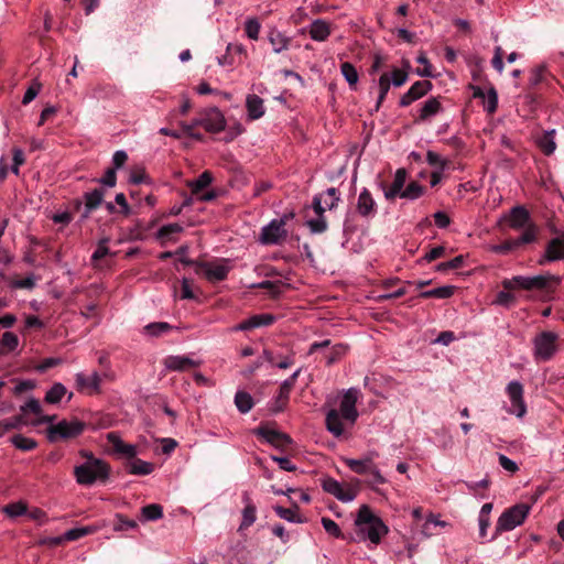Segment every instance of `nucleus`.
Returning <instances> with one entry per match:
<instances>
[{
  "label": "nucleus",
  "instance_id": "680f3d73",
  "mask_svg": "<svg viewBox=\"0 0 564 564\" xmlns=\"http://www.w3.org/2000/svg\"><path fill=\"white\" fill-rule=\"evenodd\" d=\"M390 80L393 86L400 87L406 83L408 73L399 68H393L390 74Z\"/></svg>",
  "mask_w": 564,
  "mask_h": 564
},
{
  "label": "nucleus",
  "instance_id": "a19ab883",
  "mask_svg": "<svg viewBox=\"0 0 564 564\" xmlns=\"http://www.w3.org/2000/svg\"><path fill=\"white\" fill-rule=\"evenodd\" d=\"M391 85L392 84L390 80V74L382 73L378 80L379 95H378V100H377V105H376L377 109L380 107L381 102L386 99Z\"/></svg>",
  "mask_w": 564,
  "mask_h": 564
},
{
  "label": "nucleus",
  "instance_id": "b1692460",
  "mask_svg": "<svg viewBox=\"0 0 564 564\" xmlns=\"http://www.w3.org/2000/svg\"><path fill=\"white\" fill-rule=\"evenodd\" d=\"M443 110L440 99L433 97L427 99L420 110L419 120L429 121Z\"/></svg>",
  "mask_w": 564,
  "mask_h": 564
},
{
  "label": "nucleus",
  "instance_id": "aec40b11",
  "mask_svg": "<svg viewBox=\"0 0 564 564\" xmlns=\"http://www.w3.org/2000/svg\"><path fill=\"white\" fill-rule=\"evenodd\" d=\"M202 269L205 276L212 282L225 280L229 272V267L224 263H204Z\"/></svg>",
  "mask_w": 564,
  "mask_h": 564
},
{
  "label": "nucleus",
  "instance_id": "5701e85b",
  "mask_svg": "<svg viewBox=\"0 0 564 564\" xmlns=\"http://www.w3.org/2000/svg\"><path fill=\"white\" fill-rule=\"evenodd\" d=\"M268 40L272 45L274 53H281L288 50L291 43V39L284 35L282 32L278 31L276 29L270 30L268 34Z\"/></svg>",
  "mask_w": 564,
  "mask_h": 564
},
{
  "label": "nucleus",
  "instance_id": "ea45409f",
  "mask_svg": "<svg viewBox=\"0 0 564 564\" xmlns=\"http://www.w3.org/2000/svg\"><path fill=\"white\" fill-rule=\"evenodd\" d=\"M11 443L19 449L29 452L34 449L37 446L35 440L31 437L23 436L21 434L14 435L10 438Z\"/></svg>",
  "mask_w": 564,
  "mask_h": 564
},
{
  "label": "nucleus",
  "instance_id": "a18cd8bd",
  "mask_svg": "<svg viewBox=\"0 0 564 564\" xmlns=\"http://www.w3.org/2000/svg\"><path fill=\"white\" fill-rule=\"evenodd\" d=\"M274 511L283 520H286V521L293 522V523H301L302 522V519L297 514L296 509L283 508V507H279L278 506V507L274 508Z\"/></svg>",
  "mask_w": 564,
  "mask_h": 564
},
{
  "label": "nucleus",
  "instance_id": "a211bd4d",
  "mask_svg": "<svg viewBox=\"0 0 564 564\" xmlns=\"http://www.w3.org/2000/svg\"><path fill=\"white\" fill-rule=\"evenodd\" d=\"M275 317L271 314L253 315L231 328L232 332H245L261 326H269L274 322Z\"/></svg>",
  "mask_w": 564,
  "mask_h": 564
},
{
  "label": "nucleus",
  "instance_id": "39448f33",
  "mask_svg": "<svg viewBox=\"0 0 564 564\" xmlns=\"http://www.w3.org/2000/svg\"><path fill=\"white\" fill-rule=\"evenodd\" d=\"M532 345L535 361H549L558 351V335L551 330L541 332L535 335Z\"/></svg>",
  "mask_w": 564,
  "mask_h": 564
},
{
  "label": "nucleus",
  "instance_id": "a878e982",
  "mask_svg": "<svg viewBox=\"0 0 564 564\" xmlns=\"http://www.w3.org/2000/svg\"><path fill=\"white\" fill-rule=\"evenodd\" d=\"M510 226L516 229L524 228L530 225V215L528 210L522 206H516L510 212Z\"/></svg>",
  "mask_w": 564,
  "mask_h": 564
},
{
  "label": "nucleus",
  "instance_id": "6ab92c4d",
  "mask_svg": "<svg viewBox=\"0 0 564 564\" xmlns=\"http://www.w3.org/2000/svg\"><path fill=\"white\" fill-rule=\"evenodd\" d=\"M344 417L339 414L338 410L330 409L326 413L325 424L326 430L335 437H340L345 433Z\"/></svg>",
  "mask_w": 564,
  "mask_h": 564
},
{
  "label": "nucleus",
  "instance_id": "e433bc0d",
  "mask_svg": "<svg viewBox=\"0 0 564 564\" xmlns=\"http://www.w3.org/2000/svg\"><path fill=\"white\" fill-rule=\"evenodd\" d=\"M172 326L166 322L150 323L143 327V334L152 337L161 336L169 333Z\"/></svg>",
  "mask_w": 564,
  "mask_h": 564
},
{
  "label": "nucleus",
  "instance_id": "052dcab7",
  "mask_svg": "<svg viewBox=\"0 0 564 564\" xmlns=\"http://www.w3.org/2000/svg\"><path fill=\"white\" fill-rule=\"evenodd\" d=\"M108 238L101 239L91 256V261L96 263L101 260L109 253V249L107 247Z\"/></svg>",
  "mask_w": 564,
  "mask_h": 564
},
{
  "label": "nucleus",
  "instance_id": "8fccbe9b",
  "mask_svg": "<svg viewBox=\"0 0 564 564\" xmlns=\"http://www.w3.org/2000/svg\"><path fill=\"white\" fill-rule=\"evenodd\" d=\"M22 424L21 417H11L0 421V437L7 434L9 431L19 429Z\"/></svg>",
  "mask_w": 564,
  "mask_h": 564
},
{
  "label": "nucleus",
  "instance_id": "f03ea898",
  "mask_svg": "<svg viewBox=\"0 0 564 564\" xmlns=\"http://www.w3.org/2000/svg\"><path fill=\"white\" fill-rule=\"evenodd\" d=\"M80 455L86 458V460L74 468V476L77 484L90 486L97 481L104 482L108 479L110 468L105 460L95 457L91 453L86 451H82Z\"/></svg>",
  "mask_w": 564,
  "mask_h": 564
},
{
  "label": "nucleus",
  "instance_id": "dca6fc26",
  "mask_svg": "<svg viewBox=\"0 0 564 564\" xmlns=\"http://www.w3.org/2000/svg\"><path fill=\"white\" fill-rule=\"evenodd\" d=\"M254 433L261 436L267 443L273 445L276 448H284L292 442L286 434H283L269 427H259L254 431Z\"/></svg>",
  "mask_w": 564,
  "mask_h": 564
},
{
  "label": "nucleus",
  "instance_id": "603ef678",
  "mask_svg": "<svg viewBox=\"0 0 564 564\" xmlns=\"http://www.w3.org/2000/svg\"><path fill=\"white\" fill-rule=\"evenodd\" d=\"M260 28V23L257 19H248L245 23L246 34L251 40H258Z\"/></svg>",
  "mask_w": 564,
  "mask_h": 564
},
{
  "label": "nucleus",
  "instance_id": "bb28decb",
  "mask_svg": "<svg viewBox=\"0 0 564 564\" xmlns=\"http://www.w3.org/2000/svg\"><path fill=\"white\" fill-rule=\"evenodd\" d=\"M243 502L246 506L242 510V521L240 524V530L249 528L250 525H252L254 523V521L257 519V517H256L257 508L251 502V499L248 496V494H243Z\"/></svg>",
  "mask_w": 564,
  "mask_h": 564
},
{
  "label": "nucleus",
  "instance_id": "f704fd0d",
  "mask_svg": "<svg viewBox=\"0 0 564 564\" xmlns=\"http://www.w3.org/2000/svg\"><path fill=\"white\" fill-rule=\"evenodd\" d=\"M538 145L540 147L544 154L551 155L556 149V143L554 140V130L545 132L541 137H539Z\"/></svg>",
  "mask_w": 564,
  "mask_h": 564
},
{
  "label": "nucleus",
  "instance_id": "69168bd1",
  "mask_svg": "<svg viewBox=\"0 0 564 564\" xmlns=\"http://www.w3.org/2000/svg\"><path fill=\"white\" fill-rule=\"evenodd\" d=\"M108 443L112 446V453L117 455L123 441L117 432H109L106 435Z\"/></svg>",
  "mask_w": 564,
  "mask_h": 564
},
{
  "label": "nucleus",
  "instance_id": "09e8293b",
  "mask_svg": "<svg viewBox=\"0 0 564 564\" xmlns=\"http://www.w3.org/2000/svg\"><path fill=\"white\" fill-rule=\"evenodd\" d=\"M319 195L327 209L334 208L339 200L338 192L335 187H330Z\"/></svg>",
  "mask_w": 564,
  "mask_h": 564
},
{
  "label": "nucleus",
  "instance_id": "13d9d810",
  "mask_svg": "<svg viewBox=\"0 0 564 564\" xmlns=\"http://www.w3.org/2000/svg\"><path fill=\"white\" fill-rule=\"evenodd\" d=\"M463 263H464V256L459 254L447 262H442V263L437 264L436 270L437 271H446V270L458 269L463 265Z\"/></svg>",
  "mask_w": 564,
  "mask_h": 564
},
{
  "label": "nucleus",
  "instance_id": "ddd939ff",
  "mask_svg": "<svg viewBox=\"0 0 564 564\" xmlns=\"http://www.w3.org/2000/svg\"><path fill=\"white\" fill-rule=\"evenodd\" d=\"M564 260V232L551 239L545 248L544 259L540 260L543 264L545 261L554 262Z\"/></svg>",
  "mask_w": 564,
  "mask_h": 564
},
{
  "label": "nucleus",
  "instance_id": "79ce46f5",
  "mask_svg": "<svg viewBox=\"0 0 564 564\" xmlns=\"http://www.w3.org/2000/svg\"><path fill=\"white\" fill-rule=\"evenodd\" d=\"M340 72H341V75L344 76V78L346 79V82L350 86H354L358 83L359 75H358L356 67L351 63H349V62L343 63L340 65Z\"/></svg>",
  "mask_w": 564,
  "mask_h": 564
},
{
  "label": "nucleus",
  "instance_id": "0eeeda50",
  "mask_svg": "<svg viewBox=\"0 0 564 564\" xmlns=\"http://www.w3.org/2000/svg\"><path fill=\"white\" fill-rule=\"evenodd\" d=\"M506 393L510 405L506 409L508 413L522 419L527 413V404L523 398L524 389L520 381L512 380L506 387Z\"/></svg>",
  "mask_w": 564,
  "mask_h": 564
},
{
  "label": "nucleus",
  "instance_id": "864d4df0",
  "mask_svg": "<svg viewBox=\"0 0 564 564\" xmlns=\"http://www.w3.org/2000/svg\"><path fill=\"white\" fill-rule=\"evenodd\" d=\"M3 511L9 516V517H19V516H22L26 512V506L25 503L19 501V502H13V503H9L4 508H3Z\"/></svg>",
  "mask_w": 564,
  "mask_h": 564
},
{
  "label": "nucleus",
  "instance_id": "7ed1b4c3",
  "mask_svg": "<svg viewBox=\"0 0 564 564\" xmlns=\"http://www.w3.org/2000/svg\"><path fill=\"white\" fill-rule=\"evenodd\" d=\"M530 509L531 507L527 503H518L505 510L497 521L491 540L502 532L511 531L521 525L529 516Z\"/></svg>",
  "mask_w": 564,
  "mask_h": 564
},
{
  "label": "nucleus",
  "instance_id": "2f4dec72",
  "mask_svg": "<svg viewBox=\"0 0 564 564\" xmlns=\"http://www.w3.org/2000/svg\"><path fill=\"white\" fill-rule=\"evenodd\" d=\"M97 530H98V527H96V525H86V527L74 528V529L67 530L63 534V539H65V541H75L85 535L93 534V533L97 532Z\"/></svg>",
  "mask_w": 564,
  "mask_h": 564
},
{
  "label": "nucleus",
  "instance_id": "9b49d317",
  "mask_svg": "<svg viewBox=\"0 0 564 564\" xmlns=\"http://www.w3.org/2000/svg\"><path fill=\"white\" fill-rule=\"evenodd\" d=\"M104 196L105 191L102 188H95L84 194L83 202L77 204V208L82 210V219H87L101 205Z\"/></svg>",
  "mask_w": 564,
  "mask_h": 564
},
{
  "label": "nucleus",
  "instance_id": "c756f323",
  "mask_svg": "<svg viewBox=\"0 0 564 564\" xmlns=\"http://www.w3.org/2000/svg\"><path fill=\"white\" fill-rule=\"evenodd\" d=\"M129 473L132 475H150L154 470V465L139 458H133L128 465Z\"/></svg>",
  "mask_w": 564,
  "mask_h": 564
},
{
  "label": "nucleus",
  "instance_id": "774afa93",
  "mask_svg": "<svg viewBox=\"0 0 564 564\" xmlns=\"http://www.w3.org/2000/svg\"><path fill=\"white\" fill-rule=\"evenodd\" d=\"M138 454L137 446L133 444L122 443L117 455L126 458H134Z\"/></svg>",
  "mask_w": 564,
  "mask_h": 564
},
{
  "label": "nucleus",
  "instance_id": "2eb2a0df",
  "mask_svg": "<svg viewBox=\"0 0 564 564\" xmlns=\"http://www.w3.org/2000/svg\"><path fill=\"white\" fill-rule=\"evenodd\" d=\"M163 365L170 371H186L198 367L200 361L188 356H167Z\"/></svg>",
  "mask_w": 564,
  "mask_h": 564
},
{
  "label": "nucleus",
  "instance_id": "0e129e2a",
  "mask_svg": "<svg viewBox=\"0 0 564 564\" xmlns=\"http://www.w3.org/2000/svg\"><path fill=\"white\" fill-rule=\"evenodd\" d=\"M426 161L430 165L437 166L440 171L444 170L445 160L438 153L429 151L426 153Z\"/></svg>",
  "mask_w": 564,
  "mask_h": 564
},
{
  "label": "nucleus",
  "instance_id": "37998d69",
  "mask_svg": "<svg viewBox=\"0 0 564 564\" xmlns=\"http://www.w3.org/2000/svg\"><path fill=\"white\" fill-rule=\"evenodd\" d=\"M424 193V187L420 185L417 182H411L401 193L399 197L414 200L422 196Z\"/></svg>",
  "mask_w": 564,
  "mask_h": 564
},
{
  "label": "nucleus",
  "instance_id": "bf43d9fd",
  "mask_svg": "<svg viewBox=\"0 0 564 564\" xmlns=\"http://www.w3.org/2000/svg\"><path fill=\"white\" fill-rule=\"evenodd\" d=\"M12 154H13V164L11 166V171L12 173H14L15 175H19V169L21 165L24 164L25 162V156H24V153L21 149L19 148H14L12 150Z\"/></svg>",
  "mask_w": 564,
  "mask_h": 564
},
{
  "label": "nucleus",
  "instance_id": "c85d7f7f",
  "mask_svg": "<svg viewBox=\"0 0 564 564\" xmlns=\"http://www.w3.org/2000/svg\"><path fill=\"white\" fill-rule=\"evenodd\" d=\"M344 463L347 465V467H349L350 470L358 475L368 474L371 465L373 464L371 457H362L359 459L344 458Z\"/></svg>",
  "mask_w": 564,
  "mask_h": 564
},
{
  "label": "nucleus",
  "instance_id": "f8f14e48",
  "mask_svg": "<svg viewBox=\"0 0 564 564\" xmlns=\"http://www.w3.org/2000/svg\"><path fill=\"white\" fill-rule=\"evenodd\" d=\"M75 382L79 391L98 393L100 391L101 377L97 371H94L91 375L78 372L75 375Z\"/></svg>",
  "mask_w": 564,
  "mask_h": 564
},
{
  "label": "nucleus",
  "instance_id": "412c9836",
  "mask_svg": "<svg viewBox=\"0 0 564 564\" xmlns=\"http://www.w3.org/2000/svg\"><path fill=\"white\" fill-rule=\"evenodd\" d=\"M23 412H31L39 416V419L33 422V425H39L42 423H52L55 419V415H42V405L39 400L31 398L21 408Z\"/></svg>",
  "mask_w": 564,
  "mask_h": 564
},
{
  "label": "nucleus",
  "instance_id": "5fc2aeb1",
  "mask_svg": "<svg viewBox=\"0 0 564 564\" xmlns=\"http://www.w3.org/2000/svg\"><path fill=\"white\" fill-rule=\"evenodd\" d=\"M1 345L9 351H13L19 346V338L12 332H6L1 339Z\"/></svg>",
  "mask_w": 564,
  "mask_h": 564
},
{
  "label": "nucleus",
  "instance_id": "e2e57ef3",
  "mask_svg": "<svg viewBox=\"0 0 564 564\" xmlns=\"http://www.w3.org/2000/svg\"><path fill=\"white\" fill-rule=\"evenodd\" d=\"M498 460L500 466L509 473H516L519 470L518 464L503 454L498 455Z\"/></svg>",
  "mask_w": 564,
  "mask_h": 564
},
{
  "label": "nucleus",
  "instance_id": "72a5a7b5",
  "mask_svg": "<svg viewBox=\"0 0 564 564\" xmlns=\"http://www.w3.org/2000/svg\"><path fill=\"white\" fill-rule=\"evenodd\" d=\"M213 182V175L210 172H203L196 180L188 183V186L192 189L194 195H199V193L207 187Z\"/></svg>",
  "mask_w": 564,
  "mask_h": 564
},
{
  "label": "nucleus",
  "instance_id": "58836bf2",
  "mask_svg": "<svg viewBox=\"0 0 564 564\" xmlns=\"http://www.w3.org/2000/svg\"><path fill=\"white\" fill-rule=\"evenodd\" d=\"M143 521H155L163 517V508L158 503H151L141 509Z\"/></svg>",
  "mask_w": 564,
  "mask_h": 564
},
{
  "label": "nucleus",
  "instance_id": "338daca9",
  "mask_svg": "<svg viewBox=\"0 0 564 564\" xmlns=\"http://www.w3.org/2000/svg\"><path fill=\"white\" fill-rule=\"evenodd\" d=\"M108 443L112 446V453L117 455L123 441L117 432H109L106 435Z\"/></svg>",
  "mask_w": 564,
  "mask_h": 564
},
{
  "label": "nucleus",
  "instance_id": "f257e3e1",
  "mask_svg": "<svg viewBox=\"0 0 564 564\" xmlns=\"http://www.w3.org/2000/svg\"><path fill=\"white\" fill-rule=\"evenodd\" d=\"M355 527L358 541L368 540L376 545L380 543L382 536L389 531L383 521L367 505L359 508Z\"/></svg>",
  "mask_w": 564,
  "mask_h": 564
},
{
  "label": "nucleus",
  "instance_id": "20e7f679",
  "mask_svg": "<svg viewBox=\"0 0 564 564\" xmlns=\"http://www.w3.org/2000/svg\"><path fill=\"white\" fill-rule=\"evenodd\" d=\"M551 282L558 283L560 278L552 274H540L533 276L516 275L511 279L502 281L505 290H542L545 289Z\"/></svg>",
  "mask_w": 564,
  "mask_h": 564
},
{
  "label": "nucleus",
  "instance_id": "423d86ee",
  "mask_svg": "<svg viewBox=\"0 0 564 564\" xmlns=\"http://www.w3.org/2000/svg\"><path fill=\"white\" fill-rule=\"evenodd\" d=\"M85 430V423L77 420H62L47 427V438L50 442L67 441L79 436Z\"/></svg>",
  "mask_w": 564,
  "mask_h": 564
},
{
  "label": "nucleus",
  "instance_id": "c9c22d12",
  "mask_svg": "<svg viewBox=\"0 0 564 564\" xmlns=\"http://www.w3.org/2000/svg\"><path fill=\"white\" fill-rule=\"evenodd\" d=\"M67 393L66 387L61 383L56 382L54 383L51 389L45 394V401L50 404H56L58 403L62 398Z\"/></svg>",
  "mask_w": 564,
  "mask_h": 564
},
{
  "label": "nucleus",
  "instance_id": "7c9ffc66",
  "mask_svg": "<svg viewBox=\"0 0 564 564\" xmlns=\"http://www.w3.org/2000/svg\"><path fill=\"white\" fill-rule=\"evenodd\" d=\"M454 291H455V286L443 285L440 288H435L432 290L421 292L420 297H423V299H430V297L448 299L454 294Z\"/></svg>",
  "mask_w": 564,
  "mask_h": 564
},
{
  "label": "nucleus",
  "instance_id": "1a4fd4ad",
  "mask_svg": "<svg viewBox=\"0 0 564 564\" xmlns=\"http://www.w3.org/2000/svg\"><path fill=\"white\" fill-rule=\"evenodd\" d=\"M359 395L360 391L357 388H349L344 392L340 400L338 412L350 426L355 424L359 415L356 409Z\"/></svg>",
  "mask_w": 564,
  "mask_h": 564
},
{
  "label": "nucleus",
  "instance_id": "473e14b6",
  "mask_svg": "<svg viewBox=\"0 0 564 564\" xmlns=\"http://www.w3.org/2000/svg\"><path fill=\"white\" fill-rule=\"evenodd\" d=\"M183 231V226L177 224V223H173V224H167V225H164L162 226L158 234H156V237L162 241V242H165V241H171L173 240V236L174 235H177L180 232Z\"/></svg>",
  "mask_w": 564,
  "mask_h": 564
},
{
  "label": "nucleus",
  "instance_id": "4be33fe9",
  "mask_svg": "<svg viewBox=\"0 0 564 564\" xmlns=\"http://www.w3.org/2000/svg\"><path fill=\"white\" fill-rule=\"evenodd\" d=\"M406 182V171L404 169L397 170L391 186L384 192L387 199H393L400 196L403 192L404 184Z\"/></svg>",
  "mask_w": 564,
  "mask_h": 564
},
{
  "label": "nucleus",
  "instance_id": "4d7b16f0",
  "mask_svg": "<svg viewBox=\"0 0 564 564\" xmlns=\"http://www.w3.org/2000/svg\"><path fill=\"white\" fill-rule=\"evenodd\" d=\"M322 487L326 492L335 497L339 492L341 484L334 478L326 477L322 480Z\"/></svg>",
  "mask_w": 564,
  "mask_h": 564
},
{
  "label": "nucleus",
  "instance_id": "c03bdc74",
  "mask_svg": "<svg viewBox=\"0 0 564 564\" xmlns=\"http://www.w3.org/2000/svg\"><path fill=\"white\" fill-rule=\"evenodd\" d=\"M446 525V522L437 519L436 517H434L433 514H431L426 520L425 522L423 523L422 525V534H424L425 536H432L435 534V531L434 529L436 527H445Z\"/></svg>",
  "mask_w": 564,
  "mask_h": 564
},
{
  "label": "nucleus",
  "instance_id": "de8ad7c7",
  "mask_svg": "<svg viewBox=\"0 0 564 564\" xmlns=\"http://www.w3.org/2000/svg\"><path fill=\"white\" fill-rule=\"evenodd\" d=\"M536 238V227L532 224L524 227L523 234L516 240H513V245L519 247L523 243L533 242Z\"/></svg>",
  "mask_w": 564,
  "mask_h": 564
},
{
  "label": "nucleus",
  "instance_id": "3c124183",
  "mask_svg": "<svg viewBox=\"0 0 564 564\" xmlns=\"http://www.w3.org/2000/svg\"><path fill=\"white\" fill-rule=\"evenodd\" d=\"M312 234H322L327 229V223L324 216H317L316 219H310L306 221Z\"/></svg>",
  "mask_w": 564,
  "mask_h": 564
},
{
  "label": "nucleus",
  "instance_id": "cd10ccee",
  "mask_svg": "<svg viewBox=\"0 0 564 564\" xmlns=\"http://www.w3.org/2000/svg\"><path fill=\"white\" fill-rule=\"evenodd\" d=\"M330 34L328 23L324 20H315L310 26V36L314 41L323 42Z\"/></svg>",
  "mask_w": 564,
  "mask_h": 564
},
{
  "label": "nucleus",
  "instance_id": "f3484780",
  "mask_svg": "<svg viewBox=\"0 0 564 564\" xmlns=\"http://www.w3.org/2000/svg\"><path fill=\"white\" fill-rule=\"evenodd\" d=\"M357 212L365 218H371L377 213V204L367 188H364L358 196Z\"/></svg>",
  "mask_w": 564,
  "mask_h": 564
},
{
  "label": "nucleus",
  "instance_id": "9d476101",
  "mask_svg": "<svg viewBox=\"0 0 564 564\" xmlns=\"http://www.w3.org/2000/svg\"><path fill=\"white\" fill-rule=\"evenodd\" d=\"M196 123H202V127L208 132L217 133L225 129L226 120L218 108H210L196 119Z\"/></svg>",
  "mask_w": 564,
  "mask_h": 564
},
{
  "label": "nucleus",
  "instance_id": "6e6d98bb",
  "mask_svg": "<svg viewBox=\"0 0 564 564\" xmlns=\"http://www.w3.org/2000/svg\"><path fill=\"white\" fill-rule=\"evenodd\" d=\"M322 524H323V528L324 530L335 536V538H340L341 536V530L339 529L338 524L332 520L330 518H322Z\"/></svg>",
  "mask_w": 564,
  "mask_h": 564
},
{
  "label": "nucleus",
  "instance_id": "4468645a",
  "mask_svg": "<svg viewBox=\"0 0 564 564\" xmlns=\"http://www.w3.org/2000/svg\"><path fill=\"white\" fill-rule=\"evenodd\" d=\"M432 89V84L429 80H419L414 83L410 89L401 97L400 106L406 107L413 101L426 95Z\"/></svg>",
  "mask_w": 564,
  "mask_h": 564
},
{
  "label": "nucleus",
  "instance_id": "4c0bfd02",
  "mask_svg": "<svg viewBox=\"0 0 564 564\" xmlns=\"http://www.w3.org/2000/svg\"><path fill=\"white\" fill-rule=\"evenodd\" d=\"M235 404L241 413H248L253 406V400L249 393L238 391L235 395Z\"/></svg>",
  "mask_w": 564,
  "mask_h": 564
},
{
  "label": "nucleus",
  "instance_id": "49530a36",
  "mask_svg": "<svg viewBox=\"0 0 564 564\" xmlns=\"http://www.w3.org/2000/svg\"><path fill=\"white\" fill-rule=\"evenodd\" d=\"M484 108L488 113H494L498 106V94L495 88H490L486 91L485 98L482 99Z\"/></svg>",
  "mask_w": 564,
  "mask_h": 564
},
{
  "label": "nucleus",
  "instance_id": "393cba45",
  "mask_svg": "<svg viewBox=\"0 0 564 564\" xmlns=\"http://www.w3.org/2000/svg\"><path fill=\"white\" fill-rule=\"evenodd\" d=\"M248 117L257 120L264 115L263 100L257 95H249L246 100Z\"/></svg>",
  "mask_w": 564,
  "mask_h": 564
},
{
  "label": "nucleus",
  "instance_id": "6e6552de",
  "mask_svg": "<svg viewBox=\"0 0 564 564\" xmlns=\"http://www.w3.org/2000/svg\"><path fill=\"white\" fill-rule=\"evenodd\" d=\"M289 218L284 215L282 218L272 219L265 225L259 236V242L262 245H278L286 237L285 223Z\"/></svg>",
  "mask_w": 564,
  "mask_h": 564
}]
</instances>
